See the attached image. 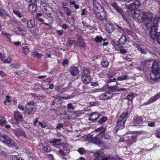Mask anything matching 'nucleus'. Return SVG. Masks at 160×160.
<instances>
[{
    "mask_svg": "<svg viewBox=\"0 0 160 160\" xmlns=\"http://www.w3.org/2000/svg\"><path fill=\"white\" fill-rule=\"evenodd\" d=\"M152 72L150 73L151 80L154 81L160 80V62L154 61L152 67Z\"/></svg>",
    "mask_w": 160,
    "mask_h": 160,
    "instance_id": "nucleus-1",
    "label": "nucleus"
},
{
    "mask_svg": "<svg viewBox=\"0 0 160 160\" xmlns=\"http://www.w3.org/2000/svg\"><path fill=\"white\" fill-rule=\"evenodd\" d=\"M128 2H132L130 4L127 6L129 10L133 12L132 17L134 19L137 20L139 18L140 14L138 11H134L135 9L138 8L140 5V2L138 0H125Z\"/></svg>",
    "mask_w": 160,
    "mask_h": 160,
    "instance_id": "nucleus-2",
    "label": "nucleus"
},
{
    "mask_svg": "<svg viewBox=\"0 0 160 160\" xmlns=\"http://www.w3.org/2000/svg\"><path fill=\"white\" fill-rule=\"evenodd\" d=\"M158 19L156 18L154 20V23L153 25L151 27L150 32V35L151 37L152 38H156L158 42L160 43V32H157L158 28Z\"/></svg>",
    "mask_w": 160,
    "mask_h": 160,
    "instance_id": "nucleus-3",
    "label": "nucleus"
},
{
    "mask_svg": "<svg viewBox=\"0 0 160 160\" xmlns=\"http://www.w3.org/2000/svg\"><path fill=\"white\" fill-rule=\"evenodd\" d=\"M128 112H127L123 113L120 116L117 122V125L115 127V129H122L125 126L124 124L128 118Z\"/></svg>",
    "mask_w": 160,
    "mask_h": 160,
    "instance_id": "nucleus-4",
    "label": "nucleus"
},
{
    "mask_svg": "<svg viewBox=\"0 0 160 160\" xmlns=\"http://www.w3.org/2000/svg\"><path fill=\"white\" fill-rule=\"evenodd\" d=\"M81 73V79L82 82L86 84H89L91 81L90 71L89 69L88 68H84L82 70Z\"/></svg>",
    "mask_w": 160,
    "mask_h": 160,
    "instance_id": "nucleus-5",
    "label": "nucleus"
},
{
    "mask_svg": "<svg viewBox=\"0 0 160 160\" xmlns=\"http://www.w3.org/2000/svg\"><path fill=\"white\" fill-rule=\"evenodd\" d=\"M0 141L10 147L14 146L15 142L13 140L7 135L0 133Z\"/></svg>",
    "mask_w": 160,
    "mask_h": 160,
    "instance_id": "nucleus-6",
    "label": "nucleus"
},
{
    "mask_svg": "<svg viewBox=\"0 0 160 160\" xmlns=\"http://www.w3.org/2000/svg\"><path fill=\"white\" fill-rule=\"evenodd\" d=\"M152 22V19L153 18L152 14L150 12L144 13L142 15V21L147 25H148V24H150L151 23V25H152V27L153 25V23H154V20ZM159 19L158 18H157Z\"/></svg>",
    "mask_w": 160,
    "mask_h": 160,
    "instance_id": "nucleus-7",
    "label": "nucleus"
},
{
    "mask_svg": "<svg viewBox=\"0 0 160 160\" xmlns=\"http://www.w3.org/2000/svg\"><path fill=\"white\" fill-rule=\"evenodd\" d=\"M70 146L67 144H64L63 146H62V148L58 151V154L59 156H62L63 159L66 160L67 159L65 157V156L67 155L69 152V148Z\"/></svg>",
    "mask_w": 160,
    "mask_h": 160,
    "instance_id": "nucleus-8",
    "label": "nucleus"
},
{
    "mask_svg": "<svg viewBox=\"0 0 160 160\" xmlns=\"http://www.w3.org/2000/svg\"><path fill=\"white\" fill-rule=\"evenodd\" d=\"M146 119L145 117H135L133 121L134 125L136 126H137L138 125L140 126H142L143 122H145Z\"/></svg>",
    "mask_w": 160,
    "mask_h": 160,
    "instance_id": "nucleus-9",
    "label": "nucleus"
},
{
    "mask_svg": "<svg viewBox=\"0 0 160 160\" xmlns=\"http://www.w3.org/2000/svg\"><path fill=\"white\" fill-rule=\"evenodd\" d=\"M96 17L101 20H103L106 18V14L103 9L101 8L99 10L95 12Z\"/></svg>",
    "mask_w": 160,
    "mask_h": 160,
    "instance_id": "nucleus-10",
    "label": "nucleus"
},
{
    "mask_svg": "<svg viewBox=\"0 0 160 160\" xmlns=\"http://www.w3.org/2000/svg\"><path fill=\"white\" fill-rule=\"evenodd\" d=\"M26 109V112L28 115H30L32 112L34 108L33 103L32 102H28L25 105Z\"/></svg>",
    "mask_w": 160,
    "mask_h": 160,
    "instance_id": "nucleus-11",
    "label": "nucleus"
},
{
    "mask_svg": "<svg viewBox=\"0 0 160 160\" xmlns=\"http://www.w3.org/2000/svg\"><path fill=\"white\" fill-rule=\"evenodd\" d=\"M94 41L97 43H99L101 42L102 41L104 42L103 43V46L107 45L108 44V42L107 41V39L106 38L103 39L101 35H98L96 36L93 38Z\"/></svg>",
    "mask_w": 160,
    "mask_h": 160,
    "instance_id": "nucleus-12",
    "label": "nucleus"
},
{
    "mask_svg": "<svg viewBox=\"0 0 160 160\" xmlns=\"http://www.w3.org/2000/svg\"><path fill=\"white\" fill-rule=\"evenodd\" d=\"M118 73H116L110 77L109 79L110 81V82H108L107 83L108 87L109 86H110L111 85L114 86L115 85V82H116V81H114L113 80H118Z\"/></svg>",
    "mask_w": 160,
    "mask_h": 160,
    "instance_id": "nucleus-13",
    "label": "nucleus"
},
{
    "mask_svg": "<svg viewBox=\"0 0 160 160\" xmlns=\"http://www.w3.org/2000/svg\"><path fill=\"white\" fill-rule=\"evenodd\" d=\"M74 44L78 47H85V45L83 40L80 36H78Z\"/></svg>",
    "mask_w": 160,
    "mask_h": 160,
    "instance_id": "nucleus-14",
    "label": "nucleus"
},
{
    "mask_svg": "<svg viewBox=\"0 0 160 160\" xmlns=\"http://www.w3.org/2000/svg\"><path fill=\"white\" fill-rule=\"evenodd\" d=\"M14 118L17 122H21L22 121V115L19 111H16L14 112Z\"/></svg>",
    "mask_w": 160,
    "mask_h": 160,
    "instance_id": "nucleus-15",
    "label": "nucleus"
},
{
    "mask_svg": "<svg viewBox=\"0 0 160 160\" xmlns=\"http://www.w3.org/2000/svg\"><path fill=\"white\" fill-rule=\"evenodd\" d=\"M100 133L98 134V135L95 137H93L92 135H88L87 136V138H90L91 141L94 143H96L99 144L100 143L101 141L99 138H98V136Z\"/></svg>",
    "mask_w": 160,
    "mask_h": 160,
    "instance_id": "nucleus-16",
    "label": "nucleus"
},
{
    "mask_svg": "<svg viewBox=\"0 0 160 160\" xmlns=\"http://www.w3.org/2000/svg\"><path fill=\"white\" fill-rule=\"evenodd\" d=\"M112 97V94L110 92H107L105 93L100 96L99 97L102 100H107L111 98Z\"/></svg>",
    "mask_w": 160,
    "mask_h": 160,
    "instance_id": "nucleus-17",
    "label": "nucleus"
},
{
    "mask_svg": "<svg viewBox=\"0 0 160 160\" xmlns=\"http://www.w3.org/2000/svg\"><path fill=\"white\" fill-rule=\"evenodd\" d=\"M99 117V115L97 112H94L91 114L89 117V120L92 122L97 120Z\"/></svg>",
    "mask_w": 160,
    "mask_h": 160,
    "instance_id": "nucleus-18",
    "label": "nucleus"
},
{
    "mask_svg": "<svg viewBox=\"0 0 160 160\" xmlns=\"http://www.w3.org/2000/svg\"><path fill=\"white\" fill-rule=\"evenodd\" d=\"M40 7L42 8V10H44L45 11H46V13L47 14H50L51 13L49 12L48 10V8H49L51 10H52V8H49L48 6L46 4L43 2L41 1V6Z\"/></svg>",
    "mask_w": 160,
    "mask_h": 160,
    "instance_id": "nucleus-19",
    "label": "nucleus"
},
{
    "mask_svg": "<svg viewBox=\"0 0 160 160\" xmlns=\"http://www.w3.org/2000/svg\"><path fill=\"white\" fill-rule=\"evenodd\" d=\"M112 6L115 9L116 11L121 14L122 17L124 16V13L122 9L119 8L115 3H111Z\"/></svg>",
    "mask_w": 160,
    "mask_h": 160,
    "instance_id": "nucleus-20",
    "label": "nucleus"
},
{
    "mask_svg": "<svg viewBox=\"0 0 160 160\" xmlns=\"http://www.w3.org/2000/svg\"><path fill=\"white\" fill-rule=\"evenodd\" d=\"M115 85L114 86H112L111 85L110 86H109V89L111 90H112L113 91H123L124 90L128 91L129 90V89L128 88H121L119 89H118L116 88L117 85L118 84V83L117 82H115Z\"/></svg>",
    "mask_w": 160,
    "mask_h": 160,
    "instance_id": "nucleus-21",
    "label": "nucleus"
},
{
    "mask_svg": "<svg viewBox=\"0 0 160 160\" xmlns=\"http://www.w3.org/2000/svg\"><path fill=\"white\" fill-rule=\"evenodd\" d=\"M61 139H54L50 142V143L52 144V145L54 147L58 148H60L61 144L60 142Z\"/></svg>",
    "mask_w": 160,
    "mask_h": 160,
    "instance_id": "nucleus-22",
    "label": "nucleus"
},
{
    "mask_svg": "<svg viewBox=\"0 0 160 160\" xmlns=\"http://www.w3.org/2000/svg\"><path fill=\"white\" fill-rule=\"evenodd\" d=\"M13 131L16 135L18 136H24L25 135V134L21 128L13 129Z\"/></svg>",
    "mask_w": 160,
    "mask_h": 160,
    "instance_id": "nucleus-23",
    "label": "nucleus"
},
{
    "mask_svg": "<svg viewBox=\"0 0 160 160\" xmlns=\"http://www.w3.org/2000/svg\"><path fill=\"white\" fill-rule=\"evenodd\" d=\"M92 1L93 4V9L95 12L98 11L99 9L102 8L97 0H92Z\"/></svg>",
    "mask_w": 160,
    "mask_h": 160,
    "instance_id": "nucleus-24",
    "label": "nucleus"
},
{
    "mask_svg": "<svg viewBox=\"0 0 160 160\" xmlns=\"http://www.w3.org/2000/svg\"><path fill=\"white\" fill-rule=\"evenodd\" d=\"M70 73L73 76H75L79 72L78 70L77 67H71L69 69Z\"/></svg>",
    "mask_w": 160,
    "mask_h": 160,
    "instance_id": "nucleus-25",
    "label": "nucleus"
},
{
    "mask_svg": "<svg viewBox=\"0 0 160 160\" xmlns=\"http://www.w3.org/2000/svg\"><path fill=\"white\" fill-rule=\"evenodd\" d=\"M106 31L108 33H110L113 31L114 29V27L112 24L108 23L106 26Z\"/></svg>",
    "mask_w": 160,
    "mask_h": 160,
    "instance_id": "nucleus-26",
    "label": "nucleus"
},
{
    "mask_svg": "<svg viewBox=\"0 0 160 160\" xmlns=\"http://www.w3.org/2000/svg\"><path fill=\"white\" fill-rule=\"evenodd\" d=\"M127 42L126 36L122 35L118 41L119 45H124Z\"/></svg>",
    "mask_w": 160,
    "mask_h": 160,
    "instance_id": "nucleus-27",
    "label": "nucleus"
},
{
    "mask_svg": "<svg viewBox=\"0 0 160 160\" xmlns=\"http://www.w3.org/2000/svg\"><path fill=\"white\" fill-rule=\"evenodd\" d=\"M62 8L63 11L67 16H69L71 15L72 12L71 10L68 7H65L63 4H62Z\"/></svg>",
    "mask_w": 160,
    "mask_h": 160,
    "instance_id": "nucleus-28",
    "label": "nucleus"
},
{
    "mask_svg": "<svg viewBox=\"0 0 160 160\" xmlns=\"http://www.w3.org/2000/svg\"><path fill=\"white\" fill-rule=\"evenodd\" d=\"M34 20L33 18L30 19L27 22V26L29 28H32L35 26Z\"/></svg>",
    "mask_w": 160,
    "mask_h": 160,
    "instance_id": "nucleus-29",
    "label": "nucleus"
},
{
    "mask_svg": "<svg viewBox=\"0 0 160 160\" xmlns=\"http://www.w3.org/2000/svg\"><path fill=\"white\" fill-rule=\"evenodd\" d=\"M137 137L136 136L131 137L128 139V144L131 145L135 142L137 140Z\"/></svg>",
    "mask_w": 160,
    "mask_h": 160,
    "instance_id": "nucleus-30",
    "label": "nucleus"
},
{
    "mask_svg": "<svg viewBox=\"0 0 160 160\" xmlns=\"http://www.w3.org/2000/svg\"><path fill=\"white\" fill-rule=\"evenodd\" d=\"M37 9V4H29L28 9L29 11L33 12L35 11Z\"/></svg>",
    "mask_w": 160,
    "mask_h": 160,
    "instance_id": "nucleus-31",
    "label": "nucleus"
},
{
    "mask_svg": "<svg viewBox=\"0 0 160 160\" xmlns=\"http://www.w3.org/2000/svg\"><path fill=\"white\" fill-rule=\"evenodd\" d=\"M157 99V98H156V96H154L152 97L146 103H144L143 104V105H147V104H150L151 103L155 101Z\"/></svg>",
    "mask_w": 160,
    "mask_h": 160,
    "instance_id": "nucleus-32",
    "label": "nucleus"
},
{
    "mask_svg": "<svg viewBox=\"0 0 160 160\" xmlns=\"http://www.w3.org/2000/svg\"><path fill=\"white\" fill-rule=\"evenodd\" d=\"M1 60L2 61L5 63H10L11 62L12 59L10 57L7 58H6L4 56H3Z\"/></svg>",
    "mask_w": 160,
    "mask_h": 160,
    "instance_id": "nucleus-33",
    "label": "nucleus"
},
{
    "mask_svg": "<svg viewBox=\"0 0 160 160\" xmlns=\"http://www.w3.org/2000/svg\"><path fill=\"white\" fill-rule=\"evenodd\" d=\"M102 66L104 68H107L109 65V63L108 60L103 59L101 62Z\"/></svg>",
    "mask_w": 160,
    "mask_h": 160,
    "instance_id": "nucleus-34",
    "label": "nucleus"
},
{
    "mask_svg": "<svg viewBox=\"0 0 160 160\" xmlns=\"http://www.w3.org/2000/svg\"><path fill=\"white\" fill-rule=\"evenodd\" d=\"M2 34L4 36L7 38L9 42L11 41L10 38L11 36L10 34L4 31H2Z\"/></svg>",
    "mask_w": 160,
    "mask_h": 160,
    "instance_id": "nucleus-35",
    "label": "nucleus"
},
{
    "mask_svg": "<svg viewBox=\"0 0 160 160\" xmlns=\"http://www.w3.org/2000/svg\"><path fill=\"white\" fill-rule=\"evenodd\" d=\"M103 152L102 149L99 150L96 152L94 153V156L95 157H98L100 156L103 153Z\"/></svg>",
    "mask_w": 160,
    "mask_h": 160,
    "instance_id": "nucleus-36",
    "label": "nucleus"
},
{
    "mask_svg": "<svg viewBox=\"0 0 160 160\" xmlns=\"http://www.w3.org/2000/svg\"><path fill=\"white\" fill-rule=\"evenodd\" d=\"M69 2L71 5H73L75 9H77L79 8V7L78 5L76 4V2L75 1L70 0L69 1Z\"/></svg>",
    "mask_w": 160,
    "mask_h": 160,
    "instance_id": "nucleus-37",
    "label": "nucleus"
},
{
    "mask_svg": "<svg viewBox=\"0 0 160 160\" xmlns=\"http://www.w3.org/2000/svg\"><path fill=\"white\" fill-rule=\"evenodd\" d=\"M107 118L106 117L103 116L99 120L98 122L100 124H102L105 122L107 121Z\"/></svg>",
    "mask_w": 160,
    "mask_h": 160,
    "instance_id": "nucleus-38",
    "label": "nucleus"
},
{
    "mask_svg": "<svg viewBox=\"0 0 160 160\" xmlns=\"http://www.w3.org/2000/svg\"><path fill=\"white\" fill-rule=\"evenodd\" d=\"M67 18L68 22L70 24L72 25L74 23V20L73 17L72 16H71L70 18L67 17Z\"/></svg>",
    "mask_w": 160,
    "mask_h": 160,
    "instance_id": "nucleus-39",
    "label": "nucleus"
},
{
    "mask_svg": "<svg viewBox=\"0 0 160 160\" xmlns=\"http://www.w3.org/2000/svg\"><path fill=\"white\" fill-rule=\"evenodd\" d=\"M82 114V111H76L73 112V115L75 117H78Z\"/></svg>",
    "mask_w": 160,
    "mask_h": 160,
    "instance_id": "nucleus-40",
    "label": "nucleus"
},
{
    "mask_svg": "<svg viewBox=\"0 0 160 160\" xmlns=\"http://www.w3.org/2000/svg\"><path fill=\"white\" fill-rule=\"evenodd\" d=\"M128 78V76L127 75L122 76L121 77H119V74L118 78V80H124L127 79Z\"/></svg>",
    "mask_w": 160,
    "mask_h": 160,
    "instance_id": "nucleus-41",
    "label": "nucleus"
},
{
    "mask_svg": "<svg viewBox=\"0 0 160 160\" xmlns=\"http://www.w3.org/2000/svg\"><path fill=\"white\" fill-rule=\"evenodd\" d=\"M134 96L133 93L131 92L128 95L127 98L128 100L132 101L133 98Z\"/></svg>",
    "mask_w": 160,
    "mask_h": 160,
    "instance_id": "nucleus-42",
    "label": "nucleus"
},
{
    "mask_svg": "<svg viewBox=\"0 0 160 160\" xmlns=\"http://www.w3.org/2000/svg\"><path fill=\"white\" fill-rule=\"evenodd\" d=\"M67 108L68 110L70 109L73 110L75 109V107L73 106L72 103H69L68 104Z\"/></svg>",
    "mask_w": 160,
    "mask_h": 160,
    "instance_id": "nucleus-43",
    "label": "nucleus"
},
{
    "mask_svg": "<svg viewBox=\"0 0 160 160\" xmlns=\"http://www.w3.org/2000/svg\"><path fill=\"white\" fill-rule=\"evenodd\" d=\"M136 47L142 53L145 54L146 52V51L145 49L141 48L139 46L137 45Z\"/></svg>",
    "mask_w": 160,
    "mask_h": 160,
    "instance_id": "nucleus-44",
    "label": "nucleus"
},
{
    "mask_svg": "<svg viewBox=\"0 0 160 160\" xmlns=\"http://www.w3.org/2000/svg\"><path fill=\"white\" fill-rule=\"evenodd\" d=\"M33 54L34 56L36 57L37 58H40L42 55L41 54H40L37 51H36L33 52Z\"/></svg>",
    "mask_w": 160,
    "mask_h": 160,
    "instance_id": "nucleus-45",
    "label": "nucleus"
},
{
    "mask_svg": "<svg viewBox=\"0 0 160 160\" xmlns=\"http://www.w3.org/2000/svg\"><path fill=\"white\" fill-rule=\"evenodd\" d=\"M12 160H24L22 158L18 156L13 155L12 156Z\"/></svg>",
    "mask_w": 160,
    "mask_h": 160,
    "instance_id": "nucleus-46",
    "label": "nucleus"
},
{
    "mask_svg": "<svg viewBox=\"0 0 160 160\" xmlns=\"http://www.w3.org/2000/svg\"><path fill=\"white\" fill-rule=\"evenodd\" d=\"M27 2H29V4H37V2H38L40 0H26Z\"/></svg>",
    "mask_w": 160,
    "mask_h": 160,
    "instance_id": "nucleus-47",
    "label": "nucleus"
},
{
    "mask_svg": "<svg viewBox=\"0 0 160 160\" xmlns=\"http://www.w3.org/2000/svg\"><path fill=\"white\" fill-rule=\"evenodd\" d=\"M13 12L19 18H21L22 17V15L20 14V12L18 10H14Z\"/></svg>",
    "mask_w": 160,
    "mask_h": 160,
    "instance_id": "nucleus-48",
    "label": "nucleus"
},
{
    "mask_svg": "<svg viewBox=\"0 0 160 160\" xmlns=\"http://www.w3.org/2000/svg\"><path fill=\"white\" fill-rule=\"evenodd\" d=\"M43 149L46 152H48L51 150V148L49 146H46L43 148Z\"/></svg>",
    "mask_w": 160,
    "mask_h": 160,
    "instance_id": "nucleus-49",
    "label": "nucleus"
},
{
    "mask_svg": "<svg viewBox=\"0 0 160 160\" xmlns=\"http://www.w3.org/2000/svg\"><path fill=\"white\" fill-rule=\"evenodd\" d=\"M78 151L81 155H82L86 152L85 150L83 148H79Z\"/></svg>",
    "mask_w": 160,
    "mask_h": 160,
    "instance_id": "nucleus-50",
    "label": "nucleus"
},
{
    "mask_svg": "<svg viewBox=\"0 0 160 160\" xmlns=\"http://www.w3.org/2000/svg\"><path fill=\"white\" fill-rule=\"evenodd\" d=\"M105 130V129L103 127H100L97 128L95 130L97 132H101L102 133L104 132Z\"/></svg>",
    "mask_w": 160,
    "mask_h": 160,
    "instance_id": "nucleus-51",
    "label": "nucleus"
},
{
    "mask_svg": "<svg viewBox=\"0 0 160 160\" xmlns=\"http://www.w3.org/2000/svg\"><path fill=\"white\" fill-rule=\"evenodd\" d=\"M102 138L103 139H105L106 140H108L109 138V136L108 134H105L102 136Z\"/></svg>",
    "mask_w": 160,
    "mask_h": 160,
    "instance_id": "nucleus-52",
    "label": "nucleus"
},
{
    "mask_svg": "<svg viewBox=\"0 0 160 160\" xmlns=\"http://www.w3.org/2000/svg\"><path fill=\"white\" fill-rule=\"evenodd\" d=\"M155 135L157 137L160 138V128L157 130Z\"/></svg>",
    "mask_w": 160,
    "mask_h": 160,
    "instance_id": "nucleus-53",
    "label": "nucleus"
},
{
    "mask_svg": "<svg viewBox=\"0 0 160 160\" xmlns=\"http://www.w3.org/2000/svg\"><path fill=\"white\" fill-rule=\"evenodd\" d=\"M68 63V60L67 59H65L62 62V64L63 66H64L67 65Z\"/></svg>",
    "mask_w": 160,
    "mask_h": 160,
    "instance_id": "nucleus-54",
    "label": "nucleus"
},
{
    "mask_svg": "<svg viewBox=\"0 0 160 160\" xmlns=\"http://www.w3.org/2000/svg\"><path fill=\"white\" fill-rule=\"evenodd\" d=\"M5 12L3 9L0 8V16H2L4 14H5Z\"/></svg>",
    "mask_w": 160,
    "mask_h": 160,
    "instance_id": "nucleus-55",
    "label": "nucleus"
},
{
    "mask_svg": "<svg viewBox=\"0 0 160 160\" xmlns=\"http://www.w3.org/2000/svg\"><path fill=\"white\" fill-rule=\"evenodd\" d=\"M18 108L21 111H23L24 109V106L21 104H19L18 106Z\"/></svg>",
    "mask_w": 160,
    "mask_h": 160,
    "instance_id": "nucleus-56",
    "label": "nucleus"
},
{
    "mask_svg": "<svg viewBox=\"0 0 160 160\" xmlns=\"http://www.w3.org/2000/svg\"><path fill=\"white\" fill-rule=\"evenodd\" d=\"M155 122H149L148 123V125L151 127L155 126Z\"/></svg>",
    "mask_w": 160,
    "mask_h": 160,
    "instance_id": "nucleus-57",
    "label": "nucleus"
},
{
    "mask_svg": "<svg viewBox=\"0 0 160 160\" xmlns=\"http://www.w3.org/2000/svg\"><path fill=\"white\" fill-rule=\"evenodd\" d=\"M6 123V121L4 120H0V124L1 126H4Z\"/></svg>",
    "mask_w": 160,
    "mask_h": 160,
    "instance_id": "nucleus-58",
    "label": "nucleus"
},
{
    "mask_svg": "<svg viewBox=\"0 0 160 160\" xmlns=\"http://www.w3.org/2000/svg\"><path fill=\"white\" fill-rule=\"evenodd\" d=\"M63 125L62 124L60 123H59L56 126V128L58 129H61L63 127Z\"/></svg>",
    "mask_w": 160,
    "mask_h": 160,
    "instance_id": "nucleus-59",
    "label": "nucleus"
},
{
    "mask_svg": "<svg viewBox=\"0 0 160 160\" xmlns=\"http://www.w3.org/2000/svg\"><path fill=\"white\" fill-rule=\"evenodd\" d=\"M6 97L7 98L4 101L5 104H6V102H11V101L9 99L10 97L9 96H7Z\"/></svg>",
    "mask_w": 160,
    "mask_h": 160,
    "instance_id": "nucleus-60",
    "label": "nucleus"
},
{
    "mask_svg": "<svg viewBox=\"0 0 160 160\" xmlns=\"http://www.w3.org/2000/svg\"><path fill=\"white\" fill-rule=\"evenodd\" d=\"M56 32L60 35H62L63 33V32L62 30H57Z\"/></svg>",
    "mask_w": 160,
    "mask_h": 160,
    "instance_id": "nucleus-61",
    "label": "nucleus"
},
{
    "mask_svg": "<svg viewBox=\"0 0 160 160\" xmlns=\"http://www.w3.org/2000/svg\"><path fill=\"white\" fill-rule=\"evenodd\" d=\"M73 42V40H72L70 38L68 39V44H69L71 46Z\"/></svg>",
    "mask_w": 160,
    "mask_h": 160,
    "instance_id": "nucleus-62",
    "label": "nucleus"
},
{
    "mask_svg": "<svg viewBox=\"0 0 160 160\" xmlns=\"http://www.w3.org/2000/svg\"><path fill=\"white\" fill-rule=\"evenodd\" d=\"M23 51L25 54H28L29 52V48L25 49L23 50Z\"/></svg>",
    "mask_w": 160,
    "mask_h": 160,
    "instance_id": "nucleus-63",
    "label": "nucleus"
},
{
    "mask_svg": "<svg viewBox=\"0 0 160 160\" xmlns=\"http://www.w3.org/2000/svg\"><path fill=\"white\" fill-rule=\"evenodd\" d=\"M21 20L22 22H28V19L27 18L25 17V18H22L21 19Z\"/></svg>",
    "mask_w": 160,
    "mask_h": 160,
    "instance_id": "nucleus-64",
    "label": "nucleus"
}]
</instances>
